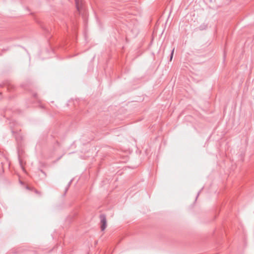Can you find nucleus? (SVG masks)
Masks as SVG:
<instances>
[{"label":"nucleus","mask_w":254,"mask_h":254,"mask_svg":"<svg viewBox=\"0 0 254 254\" xmlns=\"http://www.w3.org/2000/svg\"><path fill=\"white\" fill-rule=\"evenodd\" d=\"M101 228L102 231H104L107 227V220L105 216L102 215L100 216Z\"/></svg>","instance_id":"obj_1"},{"label":"nucleus","mask_w":254,"mask_h":254,"mask_svg":"<svg viewBox=\"0 0 254 254\" xmlns=\"http://www.w3.org/2000/svg\"><path fill=\"white\" fill-rule=\"evenodd\" d=\"M75 4L77 9L79 10L82 5L81 0H75Z\"/></svg>","instance_id":"obj_2"},{"label":"nucleus","mask_w":254,"mask_h":254,"mask_svg":"<svg viewBox=\"0 0 254 254\" xmlns=\"http://www.w3.org/2000/svg\"><path fill=\"white\" fill-rule=\"evenodd\" d=\"M173 52H174V50H173L172 53V54H171V60H172V59L173 58Z\"/></svg>","instance_id":"obj_3"}]
</instances>
